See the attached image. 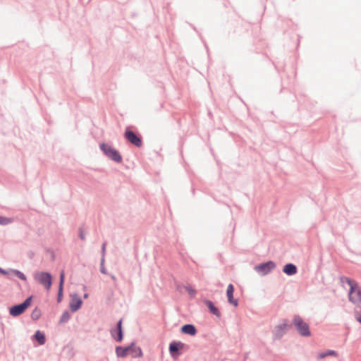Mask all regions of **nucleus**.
Returning <instances> with one entry per match:
<instances>
[{"instance_id":"obj_28","label":"nucleus","mask_w":361,"mask_h":361,"mask_svg":"<svg viewBox=\"0 0 361 361\" xmlns=\"http://www.w3.org/2000/svg\"><path fill=\"white\" fill-rule=\"evenodd\" d=\"M356 319L359 322L361 323V310H360V312H357Z\"/></svg>"},{"instance_id":"obj_11","label":"nucleus","mask_w":361,"mask_h":361,"mask_svg":"<svg viewBox=\"0 0 361 361\" xmlns=\"http://www.w3.org/2000/svg\"><path fill=\"white\" fill-rule=\"evenodd\" d=\"M275 267V264L273 262H268L266 263H263L255 267V270L261 274L262 275H265L268 274L271 270H272Z\"/></svg>"},{"instance_id":"obj_13","label":"nucleus","mask_w":361,"mask_h":361,"mask_svg":"<svg viewBox=\"0 0 361 361\" xmlns=\"http://www.w3.org/2000/svg\"><path fill=\"white\" fill-rule=\"evenodd\" d=\"M288 325L286 322H284L283 324L278 325L277 326L275 327L274 331V336L276 338H280L283 335V334L288 330Z\"/></svg>"},{"instance_id":"obj_29","label":"nucleus","mask_w":361,"mask_h":361,"mask_svg":"<svg viewBox=\"0 0 361 361\" xmlns=\"http://www.w3.org/2000/svg\"><path fill=\"white\" fill-rule=\"evenodd\" d=\"M100 271L102 274H106V269L104 268V264L102 265L101 264Z\"/></svg>"},{"instance_id":"obj_25","label":"nucleus","mask_w":361,"mask_h":361,"mask_svg":"<svg viewBox=\"0 0 361 361\" xmlns=\"http://www.w3.org/2000/svg\"><path fill=\"white\" fill-rule=\"evenodd\" d=\"M106 243L104 242L102 245V259H101L102 265L103 264H104V255H105V252H106Z\"/></svg>"},{"instance_id":"obj_22","label":"nucleus","mask_w":361,"mask_h":361,"mask_svg":"<svg viewBox=\"0 0 361 361\" xmlns=\"http://www.w3.org/2000/svg\"><path fill=\"white\" fill-rule=\"evenodd\" d=\"M40 317H41V310L39 309H38L37 307H35L31 313V318L33 320L36 321V320L39 319Z\"/></svg>"},{"instance_id":"obj_21","label":"nucleus","mask_w":361,"mask_h":361,"mask_svg":"<svg viewBox=\"0 0 361 361\" xmlns=\"http://www.w3.org/2000/svg\"><path fill=\"white\" fill-rule=\"evenodd\" d=\"M71 318V314L68 311H65L63 312L60 317L59 323L60 324H65L67 323Z\"/></svg>"},{"instance_id":"obj_12","label":"nucleus","mask_w":361,"mask_h":361,"mask_svg":"<svg viewBox=\"0 0 361 361\" xmlns=\"http://www.w3.org/2000/svg\"><path fill=\"white\" fill-rule=\"evenodd\" d=\"M169 353L171 357L176 359L180 355V341H173L169 345Z\"/></svg>"},{"instance_id":"obj_10","label":"nucleus","mask_w":361,"mask_h":361,"mask_svg":"<svg viewBox=\"0 0 361 361\" xmlns=\"http://www.w3.org/2000/svg\"><path fill=\"white\" fill-rule=\"evenodd\" d=\"M82 305V300L77 293L71 295V300L69 303V307L73 312L78 311L81 307Z\"/></svg>"},{"instance_id":"obj_1","label":"nucleus","mask_w":361,"mask_h":361,"mask_svg":"<svg viewBox=\"0 0 361 361\" xmlns=\"http://www.w3.org/2000/svg\"><path fill=\"white\" fill-rule=\"evenodd\" d=\"M344 281L350 287L348 293L349 300L354 304H361V286L349 278H345Z\"/></svg>"},{"instance_id":"obj_30","label":"nucleus","mask_w":361,"mask_h":361,"mask_svg":"<svg viewBox=\"0 0 361 361\" xmlns=\"http://www.w3.org/2000/svg\"><path fill=\"white\" fill-rule=\"evenodd\" d=\"M88 296H89L88 293H85L83 295V298L86 299L88 298Z\"/></svg>"},{"instance_id":"obj_8","label":"nucleus","mask_w":361,"mask_h":361,"mask_svg":"<svg viewBox=\"0 0 361 361\" xmlns=\"http://www.w3.org/2000/svg\"><path fill=\"white\" fill-rule=\"evenodd\" d=\"M125 138L131 144L134 145L135 146L140 147L142 146V137L136 134L133 130L127 128L125 131L124 134Z\"/></svg>"},{"instance_id":"obj_2","label":"nucleus","mask_w":361,"mask_h":361,"mask_svg":"<svg viewBox=\"0 0 361 361\" xmlns=\"http://www.w3.org/2000/svg\"><path fill=\"white\" fill-rule=\"evenodd\" d=\"M99 148L104 154L109 159L116 163H121L123 159L119 152L111 145L103 142L99 145Z\"/></svg>"},{"instance_id":"obj_4","label":"nucleus","mask_w":361,"mask_h":361,"mask_svg":"<svg viewBox=\"0 0 361 361\" xmlns=\"http://www.w3.org/2000/svg\"><path fill=\"white\" fill-rule=\"evenodd\" d=\"M34 279L47 290H49L51 288L52 284V276L50 273L46 271L35 272L34 274Z\"/></svg>"},{"instance_id":"obj_14","label":"nucleus","mask_w":361,"mask_h":361,"mask_svg":"<svg viewBox=\"0 0 361 361\" xmlns=\"http://www.w3.org/2000/svg\"><path fill=\"white\" fill-rule=\"evenodd\" d=\"M65 281V274L64 271H62L60 273L59 277V290L57 294V302H61L63 298V284Z\"/></svg>"},{"instance_id":"obj_26","label":"nucleus","mask_w":361,"mask_h":361,"mask_svg":"<svg viewBox=\"0 0 361 361\" xmlns=\"http://www.w3.org/2000/svg\"><path fill=\"white\" fill-rule=\"evenodd\" d=\"M78 232H79V238L82 240H85V234L84 233V230H83V227L82 226H80L78 229Z\"/></svg>"},{"instance_id":"obj_20","label":"nucleus","mask_w":361,"mask_h":361,"mask_svg":"<svg viewBox=\"0 0 361 361\" xmlns=\"http://www.w3.org/2000/svg\"><path fill=\"white\" fill-rule=\"evenodd\" d=\"M205 303L208 308L209 309V310L211 311V312H212V314L217 317H220V312L219 310L214 305V304L211 301L207 300Z\"/></svg>"},{"instance_id":"obj_19","label":"nucleus","mask_w":361,"mask_h":361,"mask_svg":"<svg viewBox=\"0 0 361 361\" xmlns=\"http://www.w3.org/2000/svg\"><path fill=\"white\" fill-rule=\"evenodd\" d=\"M130 355H131V356L135 358L141 357L142 356V352L140 347H137L135 345V348L130 350Z\"/></svg>"},{"instance_id":"obj_31","label":"nucleus","mask_w":361,"mask_h":361,"mask_svg":"<svg viewBox=\"0 0 361 361\" xmlns=\"http://www.w3.org/2000/svg\"><path fill=\"white\" fill-rule=\"evenodd\" d=\"M111 278L112 279V280L116 281V277H115V276H114V275H111Z\"/></svg>"},{"instance_id":"obj_27","label":"nucleus","mask_w":361,"mask_h":361,"mask_svg":"<svg viewBox=\"0 0 361 361\" xmlns=\"http://www.w3.org/2000/svg\"><path fill=\"white\" fill-rule=\"evenodd\" d=\"M336 355V352L335 351H334V350H329L326 353H321V354H319V358H323V357H325L327 355Z\"/></svg>"},{"instance_id":"obj_18","label":"nucleus","mask_w":361,"mask_h":361,"mask_svg":"<svg viewBox=\"0 0 361 361\" xmlns=\"http://www.w3.org/2000/svg\"><path fill=\"white\" fill-rule=\"evenodd\" d=\"M35 339L38 342L39 345H44L46 342V337L45 334L40 331L39 330H37L35 334H34Z\"/></svg>"},{"instance_id":"obj_7","label":"nucleus","mask_w":361,"mask_h":361,"mask_svg":"<svg viewBox=\"0 0 361 361\" xmlns=\"http://www.w3.org/2000/svg\"><path fill=\"white\" fill-rule=\"evenodd\" d=\"M0 274L7 276V278L9 280H13V276H16L23 281H25L27 280L26 276L23 272L18 269H4L0 267Z\"/></svg>"},{"instance_id":"obj_17","label":"nucleus","mask_w":361,"mask_h":361,"mask_svg":"<svg viewBox=\"0 0 361 361\" xmlns=\"http://www.w3.org/2000/svg\"><path fill=\"white\" fill-rule=\"evenodd\" d=\"M283 271L287 275L291 276L297 272L296 267L293 264H288L284 266Z\"/></svg>"},{"instance_id":"obj_24","label":"nucleus","mask_w":361,"mask_h":361,"mask_svg":"<svg viewBox=\"0 0 361 361\" xmlns=\"http://www.w3.org/2000/svg\"><path fill=\"white\" fill-rule=\"evenodd\" d=\"M185 288L187 293H188L190 298H193L195 295L196 291L192 287L188 286H185Z\"/></svg>"},{"instance_id":"obj_3","label":"nucleus","mask_w":361,"mask_h":361,"mask_svg":"<svg viewBox=\"0 0 361 361\" xmlns=\"http://www.w3.org/2000/svg\"><path fill=\"white\" fill-rule=\"evenodd\" d=\"M32 296L27 297L22 303L11 306L9 308V314L12 317H18L22 314L31 305Z\"/></svg>"},{"instance_id":"obj_9","label":"nucleus","mask_w":361,"mask_h":361,"mask_svg":"<svg viewBox=\"0 0 361 361\" xmlns=\"http://www.w3.org/2000/svg\"><path fill=\"white\" fill-rule=\"evenodd\" d=\"M133 348H135L134 343H131L129 345L126 347L118 345L115 348L116 355L118 358L126 357L127 355H130V352Z\"/></svg>"},{"instance_id":"obj_15","label":"nucleus","mask_w":361,"mask_h":361,"mask_svg":"<svg viewBox=\"0 0 361 361\" xmlns=\"http://www.w3.org/2000/svg\"><path fill=\"white\" fill-rule=\"evenodd\" d=\"M233 292L234 287L232 284H229L227 287L226 295L228 298V301L230 304L233 305L234 307L238 306V300L233 299Z\"/></svg>"},{"instance_id":"obj_5","label":"nucleus","mask_w":361,"mask_h":361,"mask_svg":"<svg viewBox=\"0 0 361 361\" xmlns=\"http://www.w3.org/2000/svg\"><path fill=\"white\" fill-rule=\"evenodd\" d=\"M293 322L297 331L300 335L303 336H307L310 335L308 325L302 319L301 317L298 316L295 317L293 318Z\"/></svg>"},{"instance_id":"obj_6","label":"nucleus","mask_w":361,"mask_h":361,"mask_svg":"<svg viewBox=\"0 0 361 361\" xmlns=\"http://www.w3.org/2000/svg\"><path fill=\"white\" fill-rule=\"evenodd\" d=\"M123 319H121L116 323L114 328L110 329L111 338L118 343H121L123 339V330L122 328Z\"/></svg>"},{"instance_id":"obj_23","label":"nucleus","mask_w":361,"mask_h":361,"mask_svg":"<svg viewBox=\"0 0 361 361\" xmlns=\"http://www.w3.org/2000/svg\"><path fill=\"white\" fill-rule=\"evenodd\" d=\"M13 221V219L0 216V225H8Z\"/></svg>"},{"instance_id":"obj_16","label":"nucleus","mask_w":361,"mask_h":361,"mask_svg":"<svg viewBox=\"0 0 361 361\" xmlns=\"http://www.w3.org/2000/svg\"><path fill=\"white\" fill-rule=\"evenodd\" d=\"M182 332L190 336H195L197 333V330L195 326L192 324H186L182 326Z\"/></svg>"}]
</instances>
